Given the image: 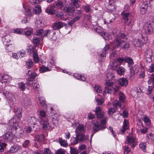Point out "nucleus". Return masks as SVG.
Returning a JSON list of instances; mask_svg holds the SVG:
<instances>
[{
    "mask_svg": "<svg viewBox=\"0 0 154 154\" xmlns=\"http://www.w3.org/2000/svg\"><path fill=\"white\" fill-rule=\"evenodd\" d=\"M127 36L123 33H119L115 38L114 42L117 47L121 49H126L129 47V43L123 40L126 39Z\"/></svg>",
    "mask_w": 154,
    "mask_h": 154,
    "instance_id": "f257e3e1",
    "label": "nucleus"
},
{
    "mask_svg": "<svg viewBox=\"0 0 154 154\" xmlns=\"http://www.w3.org/2000/svg\"><path fill=\"white\" fill-rule=\"evenodd\" d=\"M18 109H17L18 111ZM19 111L18 114L16 116H14L12 119L9 121L8 125L12 127V129L14 130H17L18 128L20 132V134H22L23 131L22 129L18 125V122H17V119H19L21 116V113L20 112V109H18Z\"/></svg>",
    "mask_w": 154,
    "mask_h": 154,
    "instance_id": "f03ea898",
    "label": "nucleus"
},
{
    "mask_svg": "<svg viewBox=\"0 0 154 154\" xmlns=\"http://www.w3.org/2000/svg\"><path fill=\"white\" fill-rule=\"evenodd\" d=\"M107 117L105 118L103 120L101 121V123H100L97 120H95L93 121L94 125L93 129L94 133L97 132L100 130H103L106 128V124Z\"/></svg>",
    "mask_w": 154,
    "mask_h": 154,
    "instance_id": "7ed1b4c3",
    "label": "nucleus"
},
{
    "mask_svg": "<svg viewBox=\"0 0 154 154\" xmlns=\"http://www.w3.org/2000/svg\"><path fill=\"white\" fill-rule=\"evenodd\" d=\"M106 86L105 87L103 92V95H105L106 93L111 94L113 91L114 93L116 92L119 90L118 87L116 86L115 88L112 87L113 83L111 80L106 82Z\"/></svg>",
    "mask_w": 154,
    "mask_h": 154,
    "instance_id": "20e7f679",
    "label": "nucleus"
},
{
    "mask_svg": "<svg viewBox=\"0 0 154 154\" xmlns=\"http://www.w3.org/2000/svg\"><path fill=\"white\" fill-rule=\"evenodd\" d=\"M76 137L72 138L71 140V143L72 144H76L79 142L82 141L84 142L87 140L89 136L85 135L84 134H75Z\"/></svg>",
    "mask_w": 154,
    "mask_h": 154,
    "instance_id": "39448f33",
    "label": "nucleus"
},
{
    "mask_svg": "<svg viewBox=\"0 0 154 154\" xmlns=\"http://www.w3.org/2000/svg\"><path fill=\"white\" fill-rule=\"evenodd\" d=\"M143 29L146 33L150 34L154 31V23L153 22L149 21L145 23Z\"/></svg>",
    "mask_w": 154,
    "mask_h": 154,
    "instance_id": "423d86ee",
    "label": "nucleus"
},
{
    "mask_svg": "<svg viewBox=\"0 0 154 154\" xmlns=\"http://www.w3.org/2000/svg\"><path fill=\"white\" fill-rule=\"evenodd\" d=\"M51 33V31L49 29H47L44 31L42 29H40L37 30L36 32V35L41 36V38L45 37H47L48 35H49Z\"/></svg>",
    "mask_w": 154,
    "mask_h": 154,
    "instance_id": "0eeeda50",
    "label": "nucleus"
},
{
    "mask_svg": "<svg viewBox=\"0 0 154 154\" xmlns=\"http://www.w3.org/2000/svg\"><path fill=\"white\" fill-rule=\"evenodd\" d=\"M125 143L131 145L133 148L137 144L135 138L131 136H129L127 137Z\"/></svg>",
    "mask_w": 154,
    "mask_h": 154,
    "instance_id": "6e6552de",
    "label": "nucleus"
},
{
    "mask_svg": "<svg viewBox=\"0 0 154 154\" xmlns=\"http://www.w3.org/2000/svg\"><path fill=\"white\" fill-rule=\"evenodd\" d=\"M11 79V77L7 74L2 75L0 74V83L8 84Z\"/></svg>",
    "mask_w": 154,
    "mask_h": 154,
    "instance_id": "1a4fd4ad",
    "label": "nucleus"
},
{
    "mask_svg": "<svg viewBox=\"0 0 154 154\" xmlns=\"http://www.w3.org/2000/svg\"><path fill=\"white\" fill-rule=\"evenodd\" d=\"M3 140L7 142H11L14 138V136L10 132H8L3 135Z\"/></svg>",
    "mask_w": 154,
    "mask_h": 154,
    "instance_id": "9d476101",
    "label": "nucleus"
},
{
    "mask_svg": "<svg viewBox=\"0 0 154 154\" xmlns=\"http://www.w3.org/2000/svg\"><path fill=\"white\" fill-rule=\"evenodd\" d=\"M140 35L141 36V38H142V39H138L137 38L133 40L132 43L133 44L134 46L136 47H140L141 45H142L144 44V43H145L143 36L141 34Z\"/></svg>",
    "mask_w": 154,
    "mask_h": 154,
    "instance_id": "9b49d317",
    "label": "nucleus"
},
{
    "mask_svg": "<svg viewBox=\"0 0 154 154\" xmlns=\"http://www.w3.org/2000/svg\"><path fill=\"white\" fill-rule=\"evenodd\" d=\"M122 18L125 21V23L126 25L129 26L131 22L129 18L131 17L130 14L129 13H126L124 11L122 12L121 13Z\"/></svg>",
    "mask_w": 154,
    "mask_h": 154,
    "instance_id": "f8f14e48",
    "label": "nucleus"
},
{
    "mask_svg": "<svg viewBox=\"0 0 154 154\" xmlns=\"http://www.w3.org/2000/svg\"><path fill=\"white\" fill-rule=\"evenodd\" d=\"M148 4L147 2H141L140 3L139 7L140 8V13L142 14H144L147 9Z\"/></svg>",
    "mask_w": 154,
    "mask_h": 154,
    "instance_id": "ddd939ff",
    "label": "nucleus"
},
{
    "mask_svg": "<svg viewBox=\"0 0 154 154\" xmlns=\"http://www.w3.org/2000/svg\"><path fill=\"white\" fill-rule=\"evenodd\" d=\"M40 125L42 126V128L44 130H51V128L48 121L41 119L39 121Z\"/></svg>",
    "mask_w": 154,
    "mask_h": 154,
    "instance_id": "4468645a",
    "label": "nucleus"
},
{
    "mask_svg": "<svg viewBox=\"0 0 154 154\" xmlns=\"http://www.w3.org/2000/svg\"><path fill=\"white\" fill-rule=\"evenodd\" d=\"M109 49V46L108 45H106L101 51L98 52V55L100 58H103L105 57L107 51Z\"/></svg>",
    "mask_w": 154,
    "mask_h": 154,
    "instance_id": "2eb2a0df",
    "label": "nucleus"
},
{
    "mask_svg": "<svg viewBox=\"0 0 154 154\" xmlns=\"http://www.w3.org/2000/svg\"><path fill=\"white\" fill-rule=\"evenodd\" d=\"M27 75V80L29 81H33L35 79V77L37 76V74L35 73L32 72L30 70L28 71Z\"/></svg>",
    "mask_w": 154,
    "mask_h": 154,
    "instance_id": "dca6fc26",
    "label": "nucleus"
},
{
    "mask_svg": "<svg viewBox=\"0 0 154 154\" xmlns=\"http://www.w3.org/2000/svg\"><path fill=\"white\" fill-rule=\"evenodd\" d=\"M85 131L86 129L84 125L79 124L76 128L75 132V134H83Z\"/></svg>",
    "mask_w": 154,
    "mask_h": 154,
    "instance_id": "f3484780",
    "label": "nucleus"
},
{
    "mask_svg": "<svg viewBox=\"0 0 154 154\" xmlns=\"http://www.w3.org/2000/svg\"><path fill=\"white\" fill-rule=\"evenodd\" d=\"M118 83L122 87H126L128 84V81L126 78H122L118 80Z\"/></svg>",
    "mask_w": 154,
    "mask_h": 154,
    "instance_id": "a211bd4d",
    "label": "nucleus"
},
{
    "mask_svg": "<svg viewBox=\"0 0 154 154\" xmlns=\"http://www.w3.org/2000/svg\"><path fill=\"white\" fill-rule=\"evenodd\" d=\"M122 129L121 130V131L122 133H124L126 131L128 130L129 128V123L127 120L125 119H124Z\"/></svg>",
    "mask_w": 154,
    "mask_h": 154,
    "instance_id": "6ab92c4d",
    "label": "nucleus"
},
{
    "mask_svg": "<svg viewBox=\"0 0 154 154\" xmlns=\"http://www.w3.org/2000/svg\"><path fill=\"white\" fill-rule=\"evenodd\" d=\"M130 67V72L131 76L137 73L138 72L139 67L138 65H135L134 66H131Z\"/></svg>",
    "mask_w": 154,
    "mask_h": 154,
    "instance_id": "aec40b11",
    "label": "nucleus"
},
{
    "mask_svg": "<svg viewBox=\"0 0 154 154\" xmlns=\"http://www.w3.org/2000/svg\"><path fill=\"white\" fill-rule=\"evenodd\" d=\"M45 11L47 13L49 14H55L56 10L54 8V6L52 5L48 7L46 9Z\"/></svg>",
    "mask_w": 154,
    "mask_h": 154,
    "instance_id": "412c9836",
    "label": "nucleus"
},
{
    "mask_svg": "<svg viewBox=\"0 0 154 154\" xmlns=\"http://www.w3.org/2000/svg\"><path fill=\"white\" fill-rule=\"evenodd\" d=\"M63 26V23L61 22H58L54 23L52 27L54 29L56 30L61 28Z\"/></svg>",
    "mask_w": 154,
    "mask_h": 154,
    "instance_id": "4be33fe9",
    "label": "nucleus"
},
{
    "mask_svg": "<svg viewBox=\"0 0 154 154\" xmlns=\"http://www.w3.org/2000/svg\"><path fill=\"white\" fill-rule=\"evenodd\" d=\"M19 146H18L16 145H13L8 151V153L9 154H11V153L17 152L19 149Z\"/></svg>",
    "mask_w": 154,
    "mask_h": 154,
    "instance_id": "5701e85b",
    "label": "nucleus"
},
{
    "mask_svg": "<svg viewBox=\"0 0 154 154\" xmlns=\"http://www.w3.org/2000/svg\"><path fill=\"white\" fill-rule=\"evenodd\" d=\"M75 10V8L72 6H69L68 7L64 9L65 11L69 15L72 14L73 13V12Z\"/></svg>",
    "mask_w": 154,
    "mask_h": 154,
    "instance_id": "b1692460",
    "label": "nucleus"
},
{
    "mask_svg": "<svg viewBox=\"0 0 154 154\" xmlns=\"http://www.w3.org/2000/svg\"><path fill=\"white\" fill-rule=\"evenodd\" d=\"M95 113L98 118H102L103 116V112L100 107L97 106L96 109Z\"/></svg>",
    "mask_w": 154,
    "mask_h": 154,
    "instance_id": "393cba45",
    "label": "nucleus"
},
{
    "mask_svg": "<svg viewBox=\"0 0 154 154\" xmlns=\"http://www.w3.org/2000/svg\"><path fill=\"white\" fill-rule=\"evenodd\" d=\"M6 49L8 52L13 51L14 49V44H9L8 45L6 43L5 44Z\"/></svg>",
    "mask_w": 154,
    "mask_h": 154,
    "instance_id": "a878e982",
    "label": "nucleus"
},
{
    "mask_svg": "<svg viewBox=\"0 0 154 154\" xmlns=\"http://www.w3.org/2000/svg\"><path fill=\"white\" fill-rule=\"evenodd\" d=\"M11 37L10 35H5L2 38L3 43L5 44L6 43H8L10 42L11 41Z\"/></svg>",
    "mask_w": 154,
    "mask_h": 154,
    "instance_id": "bb28decb",
    "label": "nucleus"
},
{
    "mask_svg": "<svg viewBox=\"0 0 154 154\" xmlns=\"http://www.w3.org/2000/svg\"><path fill=\"white\" fill-rule=\"evenodd\" d=\"M35 139L38 142H41L45 141V137L44 135L43 134H38L36 135Z\"/></svg>",
    "mask_w": 154,
    "mask_h": 154,
    "instance_id": "cd10ccee",
    "label": "nucleus"
},
{
    "mask_svg": "<svg viewBox=\"0 0 154 154\" xmlns=\"http://www.w3.org/2000/svg\"><path fill=\"white\" fill-rule=\"evenodd\" d=\"M23 34H25L27 36H30L33 34V30L32 29H30L28 30L27 28L24 29Z\"/></svg>",
    "mask_w": 154,
    "mask_h": 154,
    "instance_id": "c85d7f7f",
    "label": "nucleus"
},
{
    "mask_svg": "<svg viewBox=\"0 0 154 154\" xmlns=\"http://www.w3.org/2000/svg\"><path fill=\"white\" fill-rule=\"evenodd\" d=\"M32 9L34 14H38L41 12V7L38 5Z\"/></svg>",
    "mask_w": 154,
    "mask_h": 154,
    "instance_id": "c756f323",
    "label": "nucleus"
},
{
    "mask_svg": "<svg viewBox=\"0 0 154 154\" xmlns=\"http://www.w3.org/2000/svg\"><path fill=\"white\" fill-rule=\"evenodd\" d=\"M38 100L39 101V103L42 105L43 108H45L46 107L47 104L45 100V99L42 97H40L38 98Z\"/></svg>",
    "mask_w": 154,
    "mask_h": 154,
    "instance_id": "7c9ffc66",
    "label": "nucleus"
},
{
    "mask_svg": "<svg viewBox=\"0 0 154 154\" xmlns=\"http://www.w3.org/2000/svg\"><path fill=\"white\" fill-rule=\"evenodd\" d=\"M124 61L128 63V65L129 67L131 66V65L134 63L132 58L129 57H126L124 58Z\"/></svg>",
    "mask_w": 154,
    "mask_h": 154,
    "instance_id": "2f4dec72",
    "label": "nucleus"
},
{
    "mask_svg": "<svg viewBox=\"0 0 154 154\" xmlns=\"http://www.w3.org/2000/svg\"><path fill=\"white\" fill-rule=\"evenodd\" d=\"M41 38H39L34 37L33 38V42L34 44L35 47H37L40 44Z\"/></svg>",
    "mask_w": 154,
    "mask_h": 154,
    "instance_id": "473e14b6",
    "label": "nucleus"
},
{
    "mask_svg": "<svg viewBox=\"0 0 154 154\" xmlns=\"http://www.w3.org/2000/svg\"><path fill=\"white\" fill-rule=\"evenodd\" d=\"M56 15L57 17L59 18L61 20H63L64 21H66L67 19V18H64L63 13L61 12H57Z\"/></svg>",
    "mask_w": 154,
    "mask_h": 154,
    "instance_id": "72a5a7b5",
    "label": "nucleus"
},
{
    "mask_svg": "<svg viewBox=\"0 0 154 154\" xmlns=\"http://www.w3.org/2000/svg\"><path fill=\"white\" fill-rule=\"evenodd\" d=\"M37 120L38 119L34 117H32L29 120V122L32 125H35L37 124Z\"/></svg>",
    "mask_w": 154,
    "mask_h": 154,
    "instance_id": "f704fd0d",
    "label": "nucleus"
},
{
    "mask_svg": "<svg viewBox=\"0 0 154 154\" xmlns=\"http://www.w3.org/2000/svg\"><path fill=\"white\" fill-rule=\"evenodd\" d=\"M23 102V104L25 106H28L30 105L31 104L30 100L27 97L24 99Z\"/></svg>",
    "mask_w": 154,
    "mask_h": 154,
    "instance_id": "c9c22d12",
    "label": "nucleus"
},
{
    "mask_svg": "<svg viewBox=\"0 0 154 154\" xmlns=\"http://www.w3.org/2000/svg\"><path fill=\"white\" fill-rule=\"evenodd\" d=\"M59 142L61 146L66 147L68 145V143L66 140H63L61 139H60L59 140Z\"/></svg>",
    "mask_w": 154,
    "mask_h": 154,
    "instance_id": "e433bc0d",
    "label": "nucleus"
},
{
    "mask_svg": "<svg viewBox=\"0 0 154 154\" xmlns=\"http://www.w3.org/2000/svg\"><path fill=\"white\" fill-rule=\"evenodd\" d=\"M125 71V69L123 67L120 66L117 69V73L119 75H122L124 73Z\"/></svg>",
    "mask_w": 154,
    "mask_h": 154,
    "instance_id": "4c0bfd02",
    "label": "nucleus"
},
{
    "mask_svg": "<svg viewBox=\"0 0 154 154\" xmlns=\"http://www.w3.org/2000/svg\"><path fill=\"white\" fill-rule=\"evenodd\" d=\"M100 34L101 35L105 40H109V35L108 33L104 32H100Z\"/></svg>",
    "mask_w": 154,
    "mask_h": 154,
    "instance_id": "58836bf2",
    "label": "nucleus"
},
{
    "mask_svg": "<svg viewBox=\"0 0 154 154\" xmlns=\"http://www.w3.org/2000/svg\"><path fill=\"white\" fill-rule=\"evenodd\" d=\"M32 52L33 53L34 60L35 62L37 63L39 61V59L38 58V56L37 55V51H34Z\"/></svg>",
    "mask_w": 154,
    "mask_h": 154,
    "instance_id": "ea45409f",
    "label": "nucleus"
},
{
    "mask_svg": "<svg viewBox=\"0 0 154 154\" xmlns=\"http://www.w3.org/2000/svg\"><path fill=\"white\" fill-rule=\"evenodd\" d=\"M32 85L33 87V89L35 92H37L38 91V89L39 88L40 86L39 85L37 82H36L34 83H33Z\"/></svg>",
    "mask_w": 154,
    "mask_h": 154,
    "instance_id": "a19ab883",
    "label": "nucleus"
},
{
    "mask_svg": "<svg viewBox=\"0 0 154 154\" xmlns=\"http://www.w3.org/2000/svg\"><path fill=\"white\" fill-rule=\"evenodd\" d=\"M26 15L28 16H32L34 15V13L32 10V8L31 7H29L27 11H26Z\"/></svg>",
    "mask_w": 154,
    "mask_h": 154,
    "instance_id": "79ce46f5",
    "label": "nucleus"
},
{
    "mask_svg": "<svg viewBox=\"0 0 154 154\" xmlns=\"http://www.w3.org/2000/svg\"><path fill=\"white\" fill-rule=\"evenodd\" d=\"M50 70V69L48 67L45 66H41L39 69V71L41 73H43Z\"/></svg>",
    "mask_w": 154,
    "mask_h": 154,
    "instance_id": "37998d69",
    "label": "nucleus"
},
{
    "mask_svg": "<svg viewBox=\"0 0 154 154\" xmlns=\"http://www.w3.org/2000/svg\"><path fill=\"white\" fill-rule=\"evenodd\" d=\"M153 55V52L151 49H148L146 50V51L145 52L144 55L145 56H152Z\"/></svg>",
    "mask_w": 154,
    "mask_h": 154,
    "instance_id": "c03bdc74",
    "label": "nucleus"
},
{
    "mask_svg": "<svg viewBox=\"0 0 154 154\" xmlns=\"http://www.w3.org/2000/svg\"><path fill=\"white\" fill-rule=\"evenodd\" d=\"M26 67L29 69L33 66V62L30 60H28L26 63Z\"/></svg>",
    "mask_w": 154,
    "mask_h": 154,
    "instance_id": "a18cd8bd",
    "label": "nucleus"
},
{
    "mask_svg": "<svg viewBox=\"0 0 154 154\" xmlns=\"http://www.w3.org/2000/svg\"><path fill=\"white\" fill-rule=\"evenodd\" d=\"M125 94L122 92H120L119 94V99L122 102H124L125 101Z\"/></svg>",
    "mask_w": 154,
    "mask_h": 154,
    "instance_id": "49530a36",
    "label": "nucleus"
},
{
    "mask_svg": "<svg viewBox=\"0 0 154 154\" xmlns=\"http://www.w3.org/2000/svg\"><path fill=\"white\" fill-rule=\"evenodd\" d=\"M18 87L20 90L24 91L26 89L25 84L23 82L19 83L18 84Z\"/></svg>",
    "mask_w": 154,
    "mask_h": 154,
    "instance_id": "de8ad7c7",
    "label": "nucleus"
},
{
    "mask_svg": "<svg viewBox=\"0 0 154 154\" xmlns=\"http://www.w3.org/2000/svg\"><path fill=\"white\" fill-rule=\"evenodd\" d=\"M94 89L97 93H100L102 91V87L99 85H95L94 87Z\"/></svg>",
    "mask_w": 154,
    "mask_h": 154,
    "instance_id": "09e8293b",
    "label": "nucleus"
},
{
    "mask_svg": "<svg viewBox=\"0 0 154 154\" xmlns=\"http://www.w3.org/2000/svg\"><path fill=\"white\" fill-rule=\"evenodd\" d=\"M119 65V64L118 62V61H116L115 59L114 60L111 65V66L113 69H114L115 68L117 67Z\"/></svg>",
    "mask_w": 154,
    "mask_h": 154,
    "instance_id": "8fccbe9b",
    "label": "nucleus"
},
{
    "mask_svg": "<svg viewBox=\"0 0 154 154\" xmlns=\"http://www.w3.org/2000/svg\"><path fill=\"white\" fill-rule=\"evenodd\" d=\"M3 94L8 99L10 100H11V99H12L14 97L13 95L10 93H8V94H5L4 92Z\"/></svg>",
    "mask_w": 154,
    "mask_h": 154,
    "instance_id": "3c124183",
    "label": "nucleus"
},
{
    "mask_svg": "<svg viewBox=\"0 0 154 154\" xmlns=\"http://www.w3.org/2000/svg\"><path fill=\"white\" fill-rule=\"evenodd\" d=\"M121 106L119 101L118 100H115L113 103V106L114 107L117 108L118 107H120Z\"/></svg>",
    "mask_w": 154,
    "mask_h": 154,
    "instance_id": "603ef678",
    "label": "nucleus"
},
{
    "mask_svg": "<svg viewBox=\"0 0 154 154\" xmlns=\"http://www.w3.org/2000/svg\"><path fill=\"white\" fill-rule=\"evenodd\" d=\"M46 116V112H45L43 110H40L39 111V118H40V119H43L44 117H45Z\"/></svg>",
    "mask_w": 154,
    "mask_h": 154,
    "instance_id": "864d4df0",
    "label": "nucleus"
},
{
    "mask_svg": "<svg viewBox=\"0 0 154 154\" xmlns=\"http://www.w3.org/2000/svg\"><path fill=\"white\" fill-rule=\"evenodd\" d=\"M24 30V29H16L14 30V32L18 34H23V32Z\"/></svg>",
    "mask_w": 154,
    "mask_h": 154,
    "instance_id": "5fc2aeb1",
    "label": "nucleus"
},
{
    "mask_svg": "<svg viewBox=\"0 0 154 154\" xmlns=\"http://www.w3.org/2000/svg\"><path fill=\"white\" fill-rule=\"evenodd\" d=\"M18 54L20 58H22L24 56L25 54V51L24 50H22L19 51Z\"/></svg>",
    "mask_w": 154,
    "mask_h": 154,
    "instance_id": "6e6d98bb",
    "label": "nucleus"
},
{
    "mask_svg": "<svg viewBox=\"0 0 154 154\" xmlns=\"http://www.w3.org/2000/svg\"><path fill=\"white\" fill-rule=\"evenodd\" d=\"M143 121L146 125L149 126L150 124V121L148 117L146 116L143 118Z\"/></svg>",
    "mask_w": 154,
    "mask_h": 154,
    "instance_id": "4d7b16f0",
    "label": "nucleus"
},
{
    "mask_svg": "<svg viewBox=\"0 0 154 154\" xmlns=\"http://www.w3.org/2000/svg\"><path fill=\"white\" fill-rule=\"evenodd\" d=\"M70 153L71 154H79L76 148L70 147Z\"/></svg>",
    "mask_w": 154,
    "mask_h": 154,
    "instance_id": "13d9d810",
    "label": "nucleus"
},
{
    "mask_svg": "<svg viewBox=\"0 0 154 154\" xmlns=\"http://www.w3.org/2000/svg\"><path fill=\"white\" fill-rule=\"evenodd\" d=\"M139 147L144 151L146 150V144L145 143H142L140 144Z\"/></svg>",
    "mask_w": 154,
    "mask_h": 154,
    "instance_id": "bf43d9fd",
    "label": "nucleus"
},
{
    "mask_svg": "<svg viewBox=\"0 0 154 154\" xmlns=\"http://www.w3.org/2000/svg\"><path fill=\"white\" fill-rule=\"evenodd\" d=\"M84 9L86 13L89 12L91 11L90 6L89 5H86L83 6Z\"/></svg>",
    "mask_w": 154,
    "mask_h": 154,
    "instance_id": "052dcab7",
    "label": "nucleus"
},
{
    "mask_svg": "<svg viewBox=\"0 0 154 154\" xmlns=\"http://www.w3.org/2000/svg\"><path fill=\"white\" fill-rule=\"evenodd\" d=\"M118 56V54L117 53L116 51L112 52L110 55V58L113 59L114 58H116Z\"/></svg>",
    "mask_w": 154,
    "mask_h": 154,
    "instance_id": "680f3d73",
    "label": "nucleus"
},
{
    "mask_svg": "<svg viewBox=\"0 0 154 154\" xmlns=\"http://www.w3.org/2000/svg\"><path fill=\"white\" fill-rule=\"evenodd\" d=\"M137 126L139 128H141L143 127V124L140 119H138L137 121Z\"/></svg>",
    "mask_w": 154,
    "mask_h": 154,
    "instance_id": "e2e57ef3",
    "label": "nucleus"
},
{
    "mask_svg": "<svg viewBox=\"0 0 154 154\" xmlns=\"http://www.w3.org/2000/svg\"><path fill=\"white\" fill-rule=\"evenodd\" d=\"M35 25L38 27H41L42 26V21L41 20H37L35 22Z\"/></svg>",
    "mask_w": 154,
    "mask_h": 154,
    "instance_id": "0e129e2a",
    "label": "nucleus"
},
{
    "mask_svg": "<svg viewBox=\"0 0 154 154\" xmlns=\"http://www.w3.org/2000/svg\"><path fill=\"white\" fill-rule=\"evenodd\" d=\"M30 143V141L29 140H25L23 143V147L27 148L28 146V145Z\"/></svg>",
    "mask_w": 154,
    "mask_h": 154,
    "instance_id": "69168bd1",
    "label": "nucleus"
},
{
    "mask_svg": "<svg viewBox=\"0 0 154 154\" xmlns=\"http://www.w3.org/2000/svg\"><path fill=\"white\" fill-rule=\"evenodd\" d=\"M142 128H140V131L141 133L142 134H145L147 132L148 128L146 127H142Z\"/></svg>",
    "mask_w": 154,
    "mask_h": 154,
    "instance_id": "338daca9",
    "label": "nucleus"
},
{
    "mask_svg": "<svg viewBox=\"0 0 154 154\" xmlns=\"http://www.w3.org/2000/svg\"><path fill=\"white\" fill-rule=\"evenodd\" d=\"M65 150L63 149H60L57 150L56 152V154H64Z\"/></svg>",
    "mask_w": 154,
    "mask_h": 154,
    "instance_id": "774afa93",
    "label": "nucleus"
}]
</instances>
